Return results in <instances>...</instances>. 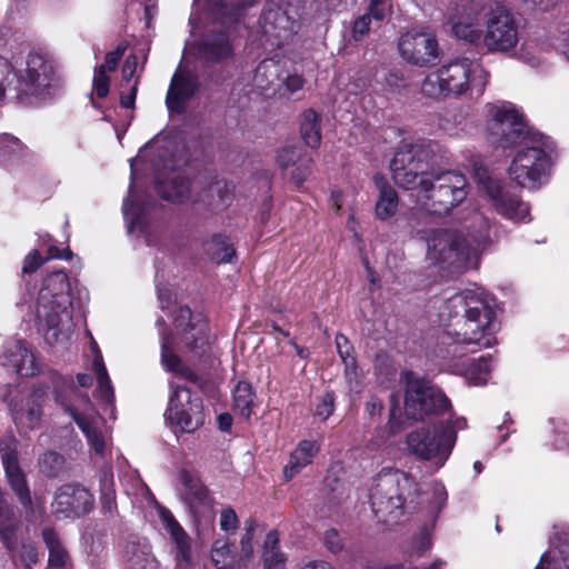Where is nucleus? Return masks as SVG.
Wrapping results in <instances>:
<instances>
[{"mask_svg":"<svg viewBox=\"0 0 569 569\" xmlns=\"http://www.w3.org/2000/svg\"><path fill=\"white\" fill-rule=\"evenodd\" d=\"M488 77L479 63L466 57L456 58L425 77L421 93L437 100L460 97L470 89L482 93Z\"/></svg>","mask_w":569,"mask_h":569,"instance_id":"1","label":"nucleus"},{"mask_svg":"<svg viewBox=\"0 0 569 569\" xmlns=\"http://www.w3.org/2000/svg\"><path fill=\"white\" fill-rule=\"evenodd\" d=\"M450 305L463 319L457 332L459 342L478 348H490L497 343L495 333L499 328L495 321L496 312L486 295L463 290L450 299Z\"/></svg>","mask_w":569,"mask_h":569,"instance_id":"2","label":"nucleus"},{"mask_svg":"<svg viewBox=\"0 0 569 569\" xmlns=\"http://www.w3.org/2000/svg\"><path fill=\"white\" fill-rule=\"evenodd\" d=\"M59 86L57 62L48 54L31 52L26 70L12 76L8 90L12 99L29 106L33 99L51 96Z\"/></svg>","mask_w":569,"mask_h":569,"instance_id":"3","label":"nucleus"},{"mask_svg":"<svg viewBox=\"0 0 569 569\" xmlns=\"http://www.w3.org/2000/svg\"><path fill=\"white\" fill-rule=\"evenodd\" d=\"M418 493V483L409 473L385 468L371 489V507L376 515H398L407 503L416 502Z\"/></svg>","mask_w":569,"mask_h":569,"instance_id":"4","label":"nucleus"},{"mask_svg":"<svg viewBox=\"0 0 569 569\" xmlns=\"http://www.w3.org/2000/svg\"><path fill=\"white\" fill-rule=\"evenodd\" d=\"M433 158L435 148L430 141L403 142L390 162L393 181L402 189L420 190L432 173L429 169Z\"/></svg>","mask_w":569,"mask_h":569,"instance_id":"5","label":"nucleus"},{"mask_svg":"<svg viewBox=\"0 0 569 569\" xmlns=\"http://www.w3.org/2000/svg\"><path fill=\"white\" fill-rule=\"evenodd\" d=\"M54 401L69 415L97 453L104 450L102 435L94 426L97 411L88 393L80 391L70 379L59 377L53 390Z\"/></svg>","mask_w":569,"mask_h":569,"instance_id":"6","label":"nucleus"},{"mask_svg":"<svg viewBox=\"0 0 569 569\" xmlns=\"http://www.w3.org/2000/svg\"><path fill=\"white\" fill-rule=\"evenodd\" d=\"M463 174L453 171L431 173L419 190L426 209L438 216L448 214L468 194Z\"/></svg>","mask_w":569,"mask_h":569,"instance_id":"7","label":"nucleus"},{"mask_svg":"<svg viewBox=\"0 0 569 569\" xmlns=\"http://www.w3.org/2000/svg\"><path fill=\"white\" fill-rule=\"evenodd\" d=\"M488 130L493 142L507 149L517 144L539 143L543 134L533 131L523 114L511 103L490 108Z\"/></svg>","mask_w":569,"mask_h":569,"instance_id":"8","label":"nucleus"},{"mask_svg":"<svg viewBox=\"0 0 569 569\" xmlns=\"http://www.w3.org/2000/svg\"><path fill=\"white\" fill-rule=\"evenodd\" d=\"M451 409V402L431 381L407 373L405 413L407 418L422 421L428 417L442 416Z\"/></svg>","mask_w":569,"mask_h":569,"instance_id":"9","label":"nucleus"},{"mask_svg":"<svg viewBox=\"0 0 569 569\" xmlns=\"http://www.w3.org/2000/svg\"><path fill=\"white\" fill-rule=\"evenodd\" d=\"M527 147L519 150L512 159L508 173L517 184L537 189L549 177L552 161L545 148L548 147L547 138L539 143H526Z\"/></svg>","mask_w":569,"mask_h":569,"instance_id":"10","label":"nucleus"},{"mask_svg":"<svg viewBox=\"0 0 569 569\" xmlns=\"http://www.w3.org/2000/svg\"><path fill=\"white\" fill-rule=\"evenodd\" d=\"M457 437L451 429L439 430L435 427H420L409 432L406 437V445L409 453L418 459L433 461L442 466L449 458L456 443Z\"/></svg>","mask_w":569,"mask_h":569,"instance_id":"11","label":"nucleus"},{"mask_svg":"<svg viewBox=\"0 0 569 569\" xmlns=\"http://www.w3.org/2000/svg\"><path fill=\"white\" fill-rule=\"evenodd\" d=\"M171 395L164 418L182 431L193 432L204 423L201 398L192 397L190 388L170 382Z\"/></svg>","mask_w":569,"mask_h":569,"instance_id":"12","label":"nucleus"},{"mask_svg":"<svg viewBox=\"0 0 569 569\" xmlns=\"http://www.w3.org/2000/svg\"><path fill=\"white\" fill-rule=\"evenodd\" d=\"M519 41L518 21L505 6L496 3L486 19L482 42L489 52H509Z\"/></svg>","mask_w":569,"mask_h":569,"instance_id":"13","label":"nucleus"},{"mask_svg":"<svg viewBox=\"0 0 569 569\" xmlns=\"http://www.w3.org/2000/svg\"><path fill=\"white\" fill-rule=\"evenodd\" d=\"M173 325L184 351L201 357L209 350V326L201 312H192L188 306L173 311Z\"/></svg>","mask_w":569,"mask_h":569,"instance_id":"14","label":"nucleus"},{"mask_svg":"<svg viewBox=\"0 0 569 569\" xmlns=\"http://www.w3.org/2000/svg\"><path fill=\"white\" fill-rule=\"evenodd\" d=\"M401 58L417 67H432L439 61V46L433 33L411 28L402 33L398 41Z\"/></svg>","mask_w":569,"mask_h":569,"instance_id":"15","label":"nucleus"},{"mask_svg":"<svg viewBox=\"0 0 569 569\" xmlns=\"http://www.w3.org/2000/svg\"><path fill=\"white\" fill-rule=\"evenodd\" d=\"M431 257L449 267L460 268L470 257V244L457 231L440 229L436 230L428 242Z\"/></svg>","mask_w":569,"mask_h":569,"instance_id":"16","label":"nucleus"},{"mask_svg":"<svg viewBox=\"0 0 569 569\" xmlns=\"http://www.w3.org/2000/svg\"><path fill=\"white\" fill-rule=\"evenodd\" d=\"M94 505L92 493L80 483H64L53 496L52 513L58 519H78L88 515Z\"/></svg>","mask_w":569,"mask_h":569,"instance_id":"17","label":"nucleus"},{"mask_svg":"<svg viewBox=\"0 0 569 569\" xmlns=\"http://www.w3.org/2000/svg\"><path fill=\"white\" fill-rule=\"evenodd\" d=\"M0 456L8 485L26 511H33L27 476L20 467L18 452L12 439L0 440Z\"/></svg>","mask_w":569,"mask_h":569,"instance_id":"18","label":"nucleus"},{"mask_svg":"<svg viewBox=\"0 0 569 569\" xmlns=\"http://www.w3.org/2000/svg\"><path fill=\"white\" fill-rule=\"evenodd\" d=\"M481 186L499 214L515 221H523L529 214L528 204L499 180L487 177L481 179Z\"/></svg>","mask_w":569,"mask_h":569,"instance_id":"19","label":"nucleus"},{"mask_svg":"<svg viewBox=\"0 0 569 569\" xmlns=\"http://www.w3.org/2000/svg\"><path fill=\"white\" fill-rule=\"evenodd\" d=\"M183 486L182 499L187 503L196 522L210 521L214 517L213 499L208 488L192 472L183 469L179 475Z\"/></svg>","mask_w":569,"mask_h":569,"instance_id":"20","label":"nucleus"},{"mask_svg":"<svg viewBox=\"0 0 569 569\" xmlns=\"http://www.w3.org/2000/svg\"><path fill=\"white\" fill-rule=\"evenodd\" d=\"M199 77L187 68H178L173 73L166 97V104L170 112L181 114L186 111L188 102L199 91Z\"/></svg>","mask_w":569,"mask_h":569,"instance_id":"21","label":"nucleus"},{"mask_svg":"<svg viewBox=\"0 0 569 569\" xmlns=\"http://www.w3.org/2000/svg\"><path fill=\"white\" fill-rule=\"evenodd\" d=\"M68 303L70 301L49 299L47 293H39L36 310L37 328L48 341L51 338L57 340L59 327L63 319H70V312L67 308Z\"/></svg>","mask_w":569,"mask_h":569,"instance_id":"22","label":"nucleus"},{"mask_svg":"<svg viewBox=\"0 0 569 569\" xmlns=\"http://www.w3.org/2000/svg\"><path fill=\"white\" fill-rule=\"evenodd\" d=\"M260 21L262 32L271 46H283L295 33L296 21L279 6L270 4Z\"/></svg>","mask_w":569,"mask_h":569,"instance_id":"23","label":"nucleus"},{"mask_svg":"<svg viewBox=\"0 0 569 569\" xmlns=\"http://www.w3.org/2000/svg\"><path fill=\"white\" fill-rule=\"evenodd\" d=\"M162 520L174 542V569H193L194 560L192 556L191 538L170 511L162 513Z\"/></svg>","mask_w":569,"mask_h":569,"instance_id":"24","label":"nucleus"},{"mask_svg":"<svg viewBox=\"0 0 569 569\" xmlns=\"http://www.w3.org/2000/svg\"><path fill=\"white\" fill-rule=\"evenodd\" d=\"M161 361L168 371L194 385L201 392L208 393L212 390L213 386L208 378L186 365L182 359L170 349L169 341L166 338L162 339L161 343Z\"/></svg>","mask_w":569,"mask_h":569,"instance_id":"25","label":"nucleus"},{"mask_svg":"<svg viewBox=\"0 0 569 569\" xmlns=\"http://www.w3.org/2000/svg\"><path fill=\"white\" fill-rule=\"evenodd\" d=\"M234 186L224 179H214L204 187L194 201L203 203L211 211L226 210L233 201Z\"/></svg>","mask_w":569,"mask_h":569,"instance_id":"26","label":"nucleus"},{"mask_svg":"<svg viewBox=\"0 0 569 569\" xmlns=\"http://www.w3.org/2000/svg\"><path fill=\"white\" fill-rule=\"evenodd\" d=\"M199 54L207 62L217 63L231 58L233 49L224 33H211L201 40Z\"/></svg>","mask_w":569,"mask_h":569,"instance_id":"27","label":"nucleus"},{"mask_svg":"<svg viewBox=\"0 0 569 569\" xmlns=\"http://www.w3.org/2000/svg\"><path fill=\"white\" fill-rule=\"evenodd\" d=\"M156 190L162 199L171 202H184L191 197L189 179L177 172L168 179L158 178Z\"/></svg>","mask_w":569,"mask_h":569,"instance_id":"28","label":"nucleus"},{"mask_svg":"<svg viewBox=\"0 0 569 569\" xmlns=\"http://www.w3.org/2000/svg\"><path fill=\"white\" fill-rule=\"evenodd\" d=\"M373 180L379 190L375 213L378 219L387 220L397 212L399 204L398 193L382 174H376Z\"/></svg>","mask_w":569,"mask_h":569,"instance_id":"29","label":"nucleus"},{"mask_svg":"<svg viewBox=\"0 0 569 569\" xmlns=\"http://www.w3.org/2000/svg\"><path fill=\"white\" fill-rule=\"evenodd\" d=\"M0 535L14 563H20L26 569H31V567L38 562V550L36 546L32 543H21L18 546L13 539L14 531L12 526L8 529H3Z\"/></svg>","mask_w":569,"mask_h":569,"instance_id":"30","label":"nucleus"},{"mask_svg":"<svg viewBox=\"0 0 569 569\" xmlns=\"http://www.w3.org/2000/svg\"><path fill=\"white\" fill-rule=\"evenodd\" d=\"M253 83L262 92H274L282 83L281 64L273 59L262 60L254 70Z\"/></svg>","mask_w":569,"mask_h":569,"instance_id":"31","label":"nucleus"},{"mask_svg":"<svg viewBox=\"0 0 569 569\" xmlns=\"http://www.w3.org/2000/svg\"><path fill=\"white\" fill-rule=\"evenodd\" d=\"M124 557L131 569H158L159 562L147 542L129 541L124 546Z\"/></svg>","mask_w":569,"mask_h":569,"instance_id":"32","label":"nucleus"},{"mask_svg":"<svg viewBox=\"0 0 569 569\" xmlns=\"http://www.w3.org/2000/svg\"><path fill=\"white\" fill-rule=\"evenodd\" d=\"M317 452L318 446L315 441H300L291 453L289 463L283 469L284 478L287 480L292 479L303 467L311 463Z\"/></svg>","mask_w":569,"mask_h":569,"instance_id":"33","label":"nucleus"},{"mask_svg":"<svg viewBox=\"0 0 569 569\" xmlns=\"http://www.w3.org/2000/svg\"><path fill=\"white\" fill-rule=\"evenodd\" d=\"M39 472L48 479L63 478L69 475L66 458L57 451H46L38 459Z\"/></svg>","mask_w":569,"mask_h":569,"instance_id":"34","label":"nucleus"},{"mask_svg":"<svg viewBox=\"0 0 569 569\" xmlns=\"http://www.w3.org/2000/svg\"><path fill=\"white\" fill-rule=\"evenodd\" d=\"M301 138L312 149L321 143V114L313 109H307L301 113Z\"/></svg>","mask_w":569,"mask_h":569,"instance_id":"35","label":"nucleus"},{"mask_svg":"<svg viewBox=\"0 0 569 569\" xmlns=\"http://www.w3.org/2000/svg\"><path fill=\"white\" fill-rule=\"evenodd\" d=\"M70 281L66 271L50 273L43 282L40 293H47L49 299L69 301Z\"/></svg>","mask_w":569,"mask_h":569,"instance_id":"36","label":"nucleus"},{"mask_svg":"<svg viewBox=\"0 0 569 569\" xmlns=\"http://www.w3.org/2000/svg\"><path fill=\"white\" fill-rule=\"evenodd\" d=\"M42 537L49 550V567L56 569H63L69 556L62 547L57 532L53 529H44Z\"/></svg>","mask_w":569,"mask_h":569,"instance_id":"37","label":"nucleus"},{"mask_svg":"<svg viewBox=\"0 0 569 569\" xmlns=\"http://www.w3.org/2000/svg\"><path fill=\"white\" fill-rule=\"evenodd\" d=\"M206 252L210 259L217 263L230 262L236 253L234 248L228 242L224 234H213L210 240L204 243Z\"/></svg>","mask_w":569,"mask_h":569,"instance_id":"38","label":"nucleus"},{"mask_svg":"<svg viewBox=\"0 0 569 569\" xmlns=\"http://www.w3.org/2000/svg\"><path fill=\"white\" fill-rule=\"evenodd\" d=\"M262 558L264 569H286L284 557L279 551V536L276 530L267 533Z\"/></svg>","mask_w":569,"mask_h":569,"instance_id":"39","label":"nucleus"},{"mask_svg":"<svg viewBox=\"0 0 569 569\" xmlns=\"http://www.w3.org/2000/svg\"><path fill=\"white\" fill-rule=\"evenodd\" d=\"M256 398L252 386L247 381H239L233 390L234 410L246 419L252 413V406Z\"/></svg>","mask_w":569,"mask_h":569,"instance_id":"40","label":"nucleus"},{"mask_svg":"<svg viewBox=\"0 0 569 569\" xmlns=\"http://www.w3.org/2000/svg\"><path fill=\"white\" fill-rule=\"evenodd\" d=\"M335 342H336L337 351L345 365L346 378L349 381H351L352 379H356L358 376L357 375V369H358L357 360H356L355 356L352 355L353 347L350 343V341L348 340V338L342 333H338L336 336Z\"/></svg>","mask_w":569,"mask_h":569,"instance_id":"41","label":"nucleus"},{"mask_svg":"<svg viewBox=\"0 0 569 569\" xmlns=\"http://www.w3.org/2000/svg\"><path fill=\"white\" fill-rule=\"evenodd\" d=\"M12 415L16 422L34 429L42 417V408L33 397H30L26 401V410H13Z\"/></svg>","mask_w":569,"mask_h":569,"instance_id":"42","label":"nucleus"},{"mask_svg":"<svg viewBox=\"0 0 569 569\" xmlns=\"http://www.w3.org/2000/svg\"><path fill=\"white\" fill-rule=\"evenodd\" d=\"M14 353H12L13 359H11V363L16 367V370L21 376H34L38 371L34 365L33 355L26 348L22 342H18L14 346Z\"/></svg>","mask_w":569,"mask_h":569,"instance_id":"43","label":"nucleus"},{"mask_svg":"<svg viewBox=\"0 0 569 569\" xmlns=\"http://www.w3.org/2000/svg\"><path fill=\"white\" fill-rule=\"evenodd\" d=\"M491 357L471 359L466 368V376L473 385H482L490 372Z\"/></svg>","mask_w":569,"mask_h":569,"instance_id":"44","label":"nucleus"},{"mask_svg":"<svg viewBox=\"0 0 569 569\" xmlns=\"http://www.w3.org/2000/svg\"><path fill=\"white\" fill-rule=\"evenodd\" d=\"M92 368L97 376L100 395L109 401L113 397V389L99 350H97Z\"/></svg>","mask_w":569,"mask_h":569,"instance_id":"45","label":"nucleus"},{"mask_svg":"<svg viewBox=\"0 0 569 569\" xmlns=\"http://www.w3.org/2000/svg\"><path fill=\"white\" fill-rule=\"evenodd\" d=\"M392 13V0H371L366 14L378 26Z\"/></svg>","mask_w":569,"mask_h":569,"instance_id":"46","label":"nucleus"},{"mask_svg":"<svg viewBox=\"0 0 569 569\" xmlns=\"http://www.w3.org/2000/svg\"><path fill=\"white\" fill-rule=\"evenodd\" d=\"M452 32L458 39L469 43H477L481 39V33L472 23L457 22L452 26Z\"/></svg>","mask_w":569,"mask_h":569,"instance_id":"47","label":"nucleus"},{"mask_svg":"<svg viewBox=\"0 0 569 569\" xmlns=\"http://www.w3.org/2000/svg\"><path fill=\"white\" fill-rule=\"evenodd\" d=\"M301 158L300 149L295 147H287L278 151L277 163L282 170H286L289 167L296 166L301 160Z\"/></svg>","mask_w":569,"mask_h":569,"instance_id":"48","label":"nucleus"},{"mask_svg":"<svg viewBox=\"0 0 569 569\" xmlns=\"http://www.w3.org/2000/svg\"><path fill=\"white\" fill-rule=\"evenodd\" d=\"M312 159L301 158V160L295 166V170L291 172V181L300 188L305 181L312 173Z\"/></svg>","mask_w":569,"mask_h":569,"instance_id":"49","label":"nucleus"},{"mask_svg":"<svg viewBox=\"0 0 569 569\" xmlns=\"http://www.w3.org/2000/svg\"><path fill=\"white\" fill-rule=\"evenodd\" d=\"M27 147L20 139L9 133H4L0 137V150L3 154H17L21 156L26 151Z\"/></svg>","mask_w":569,"mask_h":569,"instance_id":"50","label":"nucleus"},{"mask_svg":"<svg viewBox=\"0 0 569 569\" xmlns=\"http://www.w3.org/2000/svg\"><path fill=\"white\" fill-rule=\"evenodd\" d=\"M128 48L127 42H121L117 46L116 50L108 52L104 57V62L96 69H102L104 72H112L117 69L120 59Z\"/></svg>","mask_w":569,"mask_h":569,"instance_id":"51","label":"nucleus"},{"mask_svg":"<svg viewBox=\"0 0 569 569\" xmlns=\"http://www.w3.org/2000/svg\"><path fill=\"white\" fill-rule=\"evenodd\" d=\"M335 410V393L327 391L316 405L315 415L320 417L322 420H327Z\"/></svg>","mask_w":569,"mask_h":569,"instance_id":"52","label":"nucleus"},{"mask_svg":"<svg viewBox=\"0 0 569 569\" xmlns=\"http://www.w3.org/2000/svg\"><path fill=\"white\" fill-rule=\"evenodd\" d=\"M93 90L99 99H103L109 93L110 78L102 69H96L93 76Z\"/></svg>","mask_w":569,"mask_h":569,"instance_id":"53","label":"nucleus"},{"mask_svg":"<svg viewBox=\"0 0 569 569\" xmlns=\"http://www.w3.org/2000/svg\"><path fill=\"white\" fill-rule=\"evenodd\" d=\"M13 74L17 73L13 72L11 63L7 59L0 57V99L4 98L7 92L9 93V82Z\"/></svg>","mask_w":569,"mask_h":569,"instance_id":"54","label":"nucleus"},{"mask_svg":"<svg viewBox=\"0 0 569 569\" xmlns=\"http://www.w3.org/2000/svg\"><path fill=\"white\" fill-rule=\"evenodd\" d=\"M372 20L365 13L358 17L352 24L351 36L355 41L362 40L371 29Z\"/></svg>","mask_w":569,"mask_h":569,"instance_id":"55","label":"nucleus"},{"mask_svg":"<svg viewBox=\"0 0 569 569\" xmlns=\"http://www.w3.org/2000/svg\"><path fill=\"white\" fill-rule=\"evenodd\" d=\"M44 262L46 259L41 257L40 252L38 250H32L23 260L22 274L24 276L36 272Z\"/></svg>","mask_w":569,"mask_h":569,"instance_id":"56","label":"nucleus"},{"mask_svg":"<svg viewBox=\"0 0 569 569\" xmlns=\"http://www.w3.org/2000/svg\"><path fill=\"white\" fill-rule=\"evenodd\" d=\"M239 527V519L236 511L228 507L221 511L220 528L223 531H236Z\"/></svg>","mask_w":569,"mask_h":569,"instance_id":"57","label":"nucleus"},{"mask_svg":"<svg viewBox=\"0 0 569 569\" xmlns=\"http://www.w3.org/2000/svg\"><path fill=\"white\" fill-rule=\"evenodd\" d=\"M101 507L104 510V512L113 513L117 510V502H116V492L111 488V486H106L102 489L101 497H100Z\"/></svg>","mask_w":569,"mask_h":569,"instance_id":"58","label":"nucleus"},{"mask_svg":"<svg viewBox=\"0 0 569 569\" xmlns=\"http://www.w3.org/2000/svg\"><path fill=\"white\" fill-rule=\"evenodd\" d=\"M138 66V58L136 54H129L122 66V81L127 84L131 82Z\"/></svg>","mask_w":569,"mask_h":569,"instance_id":"59","label":"nucleus"},{"mask_svg":"<svg viewBox=\"0 0 569 569\" xmlns=\"http://www.w3.org/2000/svg\"><path fill=\"white\" fill-rule=\"evenodd\" d=\"M323 543L332 552H337V551L341 550V548H342V543H341L339 533L335 529H329L325 532Z\"/></svg>","mask_w":569,"mask_h":569,"instance_id":"60","label":"nucleus"},{"mask_svg":"<svg viewBox=\"0 0 569 569\" xmlns=\"http://www.w3.org/2000/svg\"><path fill=\"white\" fill-rule=\"evenodd\" d=\"M230 549H229V545L227 541L224 540H216L213 546H212V551H211V559L213 561V563L218 567V569H227L226 565L223 566H219L221 560L218 559V555L219 553H229Z\"/></svg>","mask_w":569,"mask_h":569,"instance_id":"61","label":"nucleus"},{"mask_svg":"<svg viewBox=\"0 0 569 569\" xmlns=\"http://www.w3.org/2000/svg\"><path fill=\"white\" fill-rule=\"evenodd\" d=\"M246 6L244 0H221V7L229 9L230 19L238 20L241 9Z\"/></svg>","mask_w":569,"mask_h":569,"instance_id":"62","label":"nucleus"},{"mask_svg":"<svg viewBox=\"0 0 569 569\" xmlns=\"http://www.w3.org/2000/svg\"><path fill=\"white\" fill-rule=\"evenodd\" d=\"M72 256L73 253L69 248L59 249L57 246L52 244L48 248V256L44 259L46 261L50 259L70 260Z\"/></svg>","mask_w":569,"mask_h":569,"instance_id":"63","label":"nucleus"},{"mask_svg":"<svg viewBox=\"0 0 569 569\" xmlns=\"http://www.w3.org/2000/svg\"><path fill=\"white\" fill-rule=\"evenodd\" d=\"M282 83L293 93L303 87L305 80L301 76L288 74L286 78H282Z\"/></svg>","mask_w":569,"mask_h":569,"instance_id":"64","label":"nucleus"}]
</instances>
